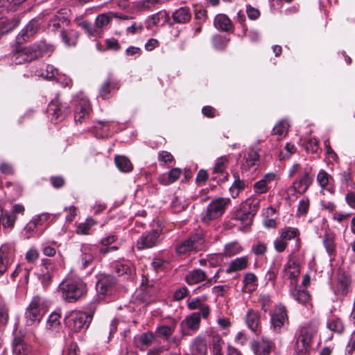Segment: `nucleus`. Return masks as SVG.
<instances>
[{"label": "nucleus", "mask_w": 355, "mask_h": 355, "mask_svg": "<svg viewBox=\"0 0 355 355\" xmlns=\"http://www.w3.org/2000/svg\"><path fill=\"white\" fill-rule=\"evenodd\" d=\"M61 298L68 303H73L85 296L87 286L80 278L67 277L59 285Z\"/></svg>", "instance_id": "f257e3e1"}, {"label": "nucleus", "mask_w": 355, "mask_h": 355, "mask_svg": "<svg viewBox=\"0 0 355 355\" xmlns=\"http://www.w3.org/2000/svg\"><path fill=\"white\" fill-rule=\"evenodd\" d=\"M52 46H16L12 60L16 64L30 62L35 58L43 57L52 51Z\"/></svg>", "instance_id": "f03ea898"}, {"label": "nucleus", "mask_w": 355, "mask_h": 355, "mask_svg": "<svg viewBox=\"0 0 355 355\" xmlns=\"http://www.w3.org/2000/svg\"><path fill=\"white\" fill-rule=\"evenodd\" d=\"M92 320V315L80 311L71 312L65 318L67 327L73 332L85 331Z\"/></svg>", "instance_id": "7ed1b4c3"}, {"label": "nucleus", "mask_w": 355, "mask_h": 355, "mask_svg": "<svg viewBox=\"0 0 355 355\" xmlns=\"http://www.w3.org/2000/svg\"><path fill=\"white\" fill-rule=\"evenodd\" d=\"M45 312L44 300L40 296H34L25 313L26 325L32 326L35 323H39Z\"/></svg>", "instance_id": "20e7f679"}, {"label": "nucleus", "mask_w": 355, "mask_h": 355, "mask_svg": "<svg viewBox=\"0 0 355 355\" xmlns=\"http://www.w3.org/2000/svg\"><path fill=\"white\" fill-rule=\"evenodd\" d=\"M230 200L225 198H218L213 200L207 206L206 210L202 214V220L208 223L211 220L220 217L230 203Z\"/></svg>", "instance_id": "39448f33"}, {"label": "nucleus", "mask_w": 355, "mask_h": 355, "mask_svg": "<svg viewBox=\"0 0 355 355\" xmlns=\"http://www.w3.org/2000/svg\"><path fill=\"white\" fill-rule=\"evenodd\" d=\"M270 315V329L275 333H281L285 326L289 323L286 308L281 304L274 307Z\"/></svg>", "instance_id": "423d86ee"}, {"label": "nucleus", "mask_w": 355, "mask_h": 355, "mask_svg": "<svg viewBox=\"0 0 355 355\" xmlns=\"http://www.w3.org/2000/svg\"><path fill=\"white\" fill-rule=\"evenodd\" d=\"M69 113L70 109L68 105L65 103H61L58 98L53 99L47 107L48 116L53 123H58L63 121Z\"/></svg>", "instance_id": "0eeeda50"}, {"label": "nucleus", "mask_w": 355, "mask_h": 355, "mask_svg": "<svg viewBox=\"0 0 355 355\" xmlns=\"http://www.w3.org/2000/svg\"><path fill=\"white\" fill-rule=\"evenodd\" d=\"M161 233L162 229L159 227L144 233L137 241V248L144 250L156 246L159 243Z\"/></svg>", "instance_id": "6e6552de"}, {"label": "nucleus", "mask_w": 355, "mask_h": 355, "mask_svg": "<svg viewBox=\"0 0 355 355\" xmlns=\"http://www.w3.org/2000/svg\"><path fill=\"white\" fill-rule=\"evenodd\" d=\"M203 242L201 234H194L179 243L176 246V252L179 254H184L191 251H196L203 244Z\"/></svg>", "instance_id": "1a4fd4ad"}, {"label": "nucleus", "mask_w": 355, "mask_h": 355, "mask_svg": "<svg viewBox=\"0 0 355 355\" xmlns=\"http://www.w3.org/2000/svg\"><path fill=\"white\" fill-rule=\"evenodd\" d=\"M97 248L95 245L84 243L80 247V255L79 258V263L81 269H86L90 267L94 260V254H96Z\"/></svg>", "instance_id": "9d476101"}, {"label": "nucleus", "mask_w": 355, "mask_h": 355, "mask_svg": "<svg viewBox=\"0 0 355 355\" xmlns=\"http://www.w3.org/2000/svg\"><path fill=\"white\" fill-rule=\"evenodd\" d=\"M313 182V178L310 175V171L305 169L288 189L289 191L297 192L300 194L305 193Z\"/></svg>", "instance_id": "9b49d317"}, {"label": "nucleus", "mask_w": 355, "mask_h": 355, "mask_svg": "<svg viewBox=\"0 0 355 355\" xmlns=\"http://www.w3.org/2000/svg\"><path fill=\"white\" fill-rule=\"evenodd\" d=\"M39 26V20L35 19L31 20L17 36L15 44H23L29 42L31 38L37 32Z\"/></svg>", "instance_id": "f8f14e48"}, {"label": "nucleus", "mask_w": 355, "mask_h": 355, "mask_svg": "<svg viewBox=\"0 0 355 355\" xmlns=\"http://www.w3.org/2000/svg\"><path fill=\"white\" fill-rule=\"evenodd\" d=\"M229 164V159L227 156H222L218 157L215 163V166L213 169V174L215 175L212 177V179L219 182L225 181L227 179L228 174L226 173V168Z\"/></svg>", "instance_id": "ddd939ff"}, {"label": "nucleus", "mask_w": 355, "mask_h": 355, "mask_svg": "<svg viewBox=\"0 0 355 355\" xmlns=\"http://www.w3.org/2000/svg\"><path fill=\"white\" fill-rule=\"evenodd\" d=\"M91 106L87 98H80L76 103L74 110V120L77 123H82L83 120L89 116Z\"/></svg>", "instance_id": "4468645a"}, {"label": "nucleus", "mask_w": 355, "mask_h": 355, "mask_svg": "<svg viewBox=\"0 0 355 355\" xmlns=\"http://www.w3.org/2000/svg\"><path fill=\"white\" fill-rule=\"evenodd\" d=\"M116 284V279L110 275H101L96 282V289L101 295L110 293Z\"/></svg>", "instance_id": "2eb2a0df"}, {"label": "nucleus", "mask_w": 355, "mask_h": 355, "mask_svg": "<svg viewBox=\"0 0 355 355\" xmlns=\"http://www.w3.org/2000/svg\"><path fill=\"white\" fill-rule=\"evenodd\" d=\"M54 266L50 259L42 260L40 279L44 286H49L53 275Z\"/></svg>", "instance_id": "dca6fc26"}, {"label": "nucleus", "mask_w": 355, "mask_h": 355, "mask_svg": "<svg viewBox=\"0 0 355 355\" xmlns=\"http://www.w3.org/2000/svg\"><path fill=\"white\" fill-rule=\"evenodd\" d=\"M272 345V341L262 338L259 341L252 342L251 349L256 355H269Z\"/></svg>", "instance_id": "f3484780"}, {"label": "nucleus", "mask_w": 355, "mask_h": 355, "mask_svg": "<svg viewBox=\"0 0 355 355\" xmlns=\"http://www.w3.org/2000/svg\"><path fill=\"white\" fill-rule=\"evenodd\" d=\"M214 27L220 31L230 32L234 30L232 20L225 14H218L214 19Z\"/></svg>", "instance_id": "a211bd4d"}, {"label": "nucleus", "mask_w": 355, "mask_h": 355, "mask_svg": "<svg viewBox=\"0 0 355 355\" xmlns=\"http://www.w3.org/2000/svg\"><path fill=\"white\" fill-rule=\"evenodd\" d=\"M12 257L11 246L3 245L0 248V276L7 270L8 265Z\"/></svg>", "instance_id": "6ab92c4d"}, {"label": "nucleus", "mask_w": 355, "mask_h": 355, "mask_svg": "<svg viewBox=\"0 0 355 355\" xmlns=\"http://www.w3.org/2000/svg\"><path fill=\"white\" fill-rule=\"evenodd\" d=\"M205 280H207V273L200 268L189 271L185 276L186 282L191 286L202 283Z\"/></svg>", "instance_id": "aec40b11"}, {"label": "nucleus", "mask_w": 355, "mask_h": 355, "mask_svg": "<svg viewBox=\"0 0 355 355\" xmlns=\"http://www.w3.org/2000/svg\"><path fill=\"white\" fill-rule=\"evenodd\" d=\"M351 278L345 272H339L337 277V293L345 296L349 292Z\"/></svg>", "instance_id": "412c9836"}, {"label": "nucleus", "mask_w": 355, "mask_h": 355, "mask_svg": "<svg viewBox=\"0 0 355 355\" xmlns=\"http://www.w3.org/2000/svg\"><path fill=\"white\" fill-rule=\"evenodd\" d=\"M21 21V16L17 15L12 19H0V35L9 33L18 26Z\"/></svg>", "instance_id": "4be33fe9"}, {"label": "nucleus", "mask_w": 355, "mask_h": 355, "mask_svg": "<svg viewBox=\"0 0 355 355\" xmlns=\"http://www.w3.org/2000/svg\"><path fill=\"white\" fill-rule=\"evenodd\" d=\"M118 88V83L109 77L100 87L98 96L103 99H108L112 96V90Z\"/></svg>", "instance_id": "5701e85b"}, {"label": "nucleus", "mask_w": 355, "mask_h": 355, "mask_svg": "<svg viewBox=\"0 0 355 355\" xmlns=\"http://www.w3.org/2000/svg\"><path fill=\"white\" fill-rule=\"evenodd\" d=\"M182 173L179 168H173L168 173L162 174L159 176V182L163 185L171 184L177 181Z\"/></svg>", "instance_id": "b1692460"}, {"label": "nucleus", "mask_w": 355, "mask_h": 355, "mask_svg": "<svg viewBox=\"0 0 355 355\" xmlns=\"http://www.w3.org/2000/svg\"><path fill=\"white\" fill-rule=\"evenodd\" d=\"M173 21L175 23L184 24L190 21L191 12L189 7H182L175 10L172 15Z\"/></svg>", "instance_id": "393cba45"}, {"label": "nucleus", "mask_w": 355, "mask_h": 355, "mask_svg": "<svg viewBox=\"0 0 355 355\" xmlns=\"http://www.w3.org/2000/svg\"><path fill=\"white\" fill-rule=\"evenodd\" d=\"M248 266V259L247 257H241L232 260L227 270V273L236 272L245 269Z\"/></svg>", "instance_id": "a878e982"}, {"label": "nucleus", "mask_w": 355, "mask_h": 355, "mask_svg": "<svg viewBox=\"0 0 355 355\" xmlns=\"http://www.w3.org/2000/svg\"><path fill=\"white\" fill-rule=\"evenodd\" d=\"M260 322V316L258 311L250 309L245 315V323L252 331H256Z\"/></svg>", "instance_id": "bb28decb"}, {"label": "nucleus", "mask_w": 355, "mask_h": 355, "mask_svg": "<svg viewBox=\"0 0 355 355\" xmlns=\"http://www.w3.org/2000/svg\"><path fill=\"white\" fill-rule=\"evenodd\" d=\"M207 343L201 337H196L193 339L191 347L192 355H206Z\"/></svg>", "instance_id": "cd10ccee"}, {"label": "nucleus", "mask_w": 355, "mask_h": 355, "mask_svg": "<svg viewBox=\"0 0 355 355\" xmlns=\"http://www.w3.org/2000/svg\"><path fill=\"white\" fill-rule=\"evenodd\" d=\"M243 288L245 292H252L256 290L258 286L257 277L253 272H248L243 277Z\"/></svg>", "instance_id": "c85d7f7f"}, {"label": "nucleus", "mask_w": 355, "mask_h": 355, "mask_svg": "<svg viewBox=\"0 0 355 355\" xmlns=\"http://www.w3.org/2000/svg\"><path fill=\"white\" fill-rule=\"evenodd\" d=\"M300 231L297 228L293 227H285L279 231L281 238L288 243V241L297 239L299 240Z\"/></svg>", "instance_id": "c756f323"}, {"label": "nucleus", "mask_w": 355, "mask_h": 355, "mask_svg": "<svg viewBox=\"0 0 355 355\" xmlns=\"http://www.w3.org/2000/svg\"><path fill=\"white\" fill-rule=\"evenodd\" d=\"M114 162L118 169L123 173H129L132 171L133 166L130 159L124 155H116Z\"/></svg>", "instance_id": "7c9ffc66"}, {"label": "nucleus", "mask_w": 355, "mask_h": 355, "mask_svg": "<svg viewBox=\"0 0 355 355\" xmlns=\"http://www.w3.org/2000/svg\"><path fill=\"white\" fill-rule=\"evenodd\" d=\"M155 339L154 334L151 331L143 333L138 337L135 338V344L137 347L140 349H144V347H148L153 343Z\"/></svg>", "instance_id": "2f4dec72"}, {"label": "nucleus", "mask_w": 355, "mask_h": 355, "mask_svg": "<svg viewBox=\"0 0 355 355\" xmlns=\"http://www.w3.org/2000/svg\"><path fill=\"white\" fill-rule=\"evenodd\" d=\"M182 323L184 324L189 329L197 331L200 324L199 313H192L189 315H187Z\"/></svg>", "instance_id": "473e14b6"}, {"label": "nucleus", "mask_w": 355, "mask_h": 355, "mask_svg": "<svg viewBox=\"0 0 355 355\" xmlns=\"http://www.w3.org/2000/svg\"><path fill=\"white\" fill-rule=\"evenodd\" d=\"M253 213L250 212L245 206H243L236 214V219L240 220L243 226H249L252 224Z\"/></svg>", "instance_id": "72a5a7b5"}, {"label": "nucleus", "mask_w": 355, "mask_h": 355, "mask_svg": "<svg viewBox=\"0 0 355 355\" xmlns=\"http://www.w3.org/2000/svg\"><path fill=\"white\" fill-rule=\"evenodd\" d=\"M60 315L57 313H52L48 318L46 322V329L51 333L58 332L60 329Z\"/></svg>", "instance_id": "f704fd0d"}, {"label": "nucleus", "mask_w": 355, "mask_h": 355, "mask_svg": "<svg viewBox=\"0 0 355 355\" xmlns=\"http://www.w3.org/2000/svg\"><path fill=\"white\" fill-rule=\"evenodd\" d=\"M69 22L67 17L64 15V12H58L50 20L49 26L52 28V31H55L58 28L61 27V25L64 24H67Z\"/></svg>", "instance_id": "c9c22d12"}, {"label": "nucleus", "mask_w": 355, "mask_h": 355, "mask_svg": "<svg viewBox=\"0 0 355 355\" xmlns=\"http://www.w3.org/2000/svg\"><path fill=\"white\" fill-rule=\"evenodd\" d=\"M293 298L301 304H306L311 300L309 293L305 289H293L291 291Z\"/></svg>", "instance_id": "e433bc0d"}, {"label": "nucleus", "mask_w": 355, "mask_h": 355, "mask_svg": "<svg viewBox=\"0 0 355 355\" xmlns=\"http://www.w3.org/2000/svg\"><path fill=\"white\" fill-rule=\"evenodd\" d=\"M233 176L234 178V181L231 187L230 188V192L232 197L235 198L239 196V192L245 189V183L243 180H241L239 178L238 173H234L233 174Z\"/></svg>", "instance_id": "4c0bfd02"}, {"label": "nucleus", "mask_w": 355, "mask_h": 355, "mask_svg": "<svg viewBox=\"0 0 355 355\" xmlns=\"http://www.w3.org/2000/svg\"><path fill=\"white\" fill-rule=\"evenodd\" d=\"M96 222L92 218H87L85 222L77 225L76 232L78 234L87 235L90 234L92 227L95 225Z\"/></svg>", "instance_id": "58836bf2"}, {"label": "nucleus", "mask_w": 355, "mask_h": 355, "mask_svg": "<svg viewBox=\"0 0 355 355\" xmlns=\"http://www.w3.org/2000/svg\"><path fill=\"white\" fill-rule=\"evenodd\" d=\"M58 73V69L53 65H46L45 69H40L36 70L35 72V76L42 77L45 79H52L55 78Z\"/></svg>", "instance_id": "ea45409f"}, {"label": "nucleus", "mask_w": 355, "mask_h": 355, "mask_svg": "<svg viewBox=\"0 0 355 355\" xmlns=\"http://www.w3.org/2000/svg\"><path fill=\"white\" fill-rule=\"evenodd\" d=\"M284 270L288 277L295 282L296 278L300 275L299 266L294 261H289L285 266Z\"/></svg>", "instance_id": "a19ab883"}, {"label": "nucleus", "mask_w": 355, "mask_h": 355, "mask_svg": "<svg viewBox=\"0 0 355 355\" xmlns=\"http://www.w3.org/2000/svg\"><path fill=\"white\" fill-rule=\"evenodd\" d=\"M245 164L250 168L258 165L259 161V155L254 148H250L248 155L245 157Z\"/></svg>", "instance_id": "79ce46f5"}, {"label": "nucleus", "mask_w": 355, "mask_h": 355, "mask_svg": "<svg viewBox=\"0 0 355 355\" xmlns=\"http://www.w3.org/2000/svg\"><path fill=\"white\" fill-rule=\"evenodd\" d=\"M60 35L62 37V42L66 44H74L77 42V38L79 36L78 33L73 30L69 31H61Z\"/></svg>", "instance_id": "37998d69"}, {"label": "nucleus", "mask_w": 355, "mask_h": 355, "mask_svg": "<svg viewBox=\"0 0 355 355\" xmlns=\"http://www.w3.org/2000/svg\"><path fill=\"white\" fill-rule=\"evenodd\" d=\"M327 328L331 331L341 334L344 330V325L341 320L338 318L329 319L327 324Z\"/></svg>", "instance_id": "c03bdc74"}, {"label": "nucleus", "mask_w": 355, "mask_h": 355, "mask_svg": "<svg viewBox=\"0 0 355 355\" xmlns=\"http://www.w3.org/2000/svg\"><path fill=\"white\" fill-rule=\"evenodd\" d=\"M288 128V123L286 121L282 120L273 128L272 134L277 135L278 138H282L287 134Z\"/></svg>", "instance_id": "a18cd8bd"}, {"label": "nucleus", "mask_w": 355, "mask_h": 355, "mask_svg": "<svg viewBox=\"0 0 355 355\" xmlns=\"http://www.w3.org/2000/svg\"><path fill=\"white\" fill-rule=\"evenodd\" d=\"M211 343L213 345V353L214 355H223L222 347L224 344L222 338L219 334L213 331Z\"/></svg>", "instance_id": "49530a36"}, {"label": "nucleus", "mask_w": 355, "mask_h": 355, "mask_svg": "<svg viewBox=\"0 0 355 355\" xmlns=\"http://www.w3.org/2000/svg\"><path fill=\"white\" fill-rule=\"evenodd\" d=\"M16 219L17 216L13 213L6 212L1 214L0 223L5 228H12L15 225Z\"/></svg>", "instance_id": "de8ad7c7"}, {"label": "nucleus", "mask_w": 355, "mask_h": 355, "mask_svg": "<svg viewBox=\"0 0 355 355\" xmlns=\"http://www.w3.org/2000/svg\"><path fill=\"white\" fill-rule=\"evenodd\" d=\"M110 12L98 15L95 20V26L97 28H102L110 24L112 20Z\"/></svg>", "instance_id": "09e8293b"}, {"label": "nucleus", "mask_w": 355, "mask_h": 355, "mask_svg": "<svg viewBox=\"0 0 355 355\" xmlns=\"http://www.w3.org/2000/svg\"><path fill=\"white\" fill-rule=\"evenodd\" d=\"M96 132V137L97 138H103L107 135V132L110 130L109 125L107 121H99L94 127Z\"/></svg>", "instance_id": "8fccbe9b"}, {"label": "nucleus", "mask_w": 355, "mask_h": 355, "mask_svg": "<svg viewBox=\"0 0 355 355\" xmlns=\"http://www.w3.org/2000/svg\"><path fill=\"white\" fill-rule=\"evenodd\" d=\"M312 339V334L307 328H302L300 330V334L297 338V342L304 343L309 347Z\"/></svg>", "instance_id": "3c124183"}, {"label": "nucleus", "mask_w": 355, "mask_h": 355, "mask_svg": "<svg viewBox=\"0 0 355 355\" xmlns=\"http://www.w3.org/2000/svg\"><path fill=\"white\" fill-rule=\"evenodd\" d=\"M243 250V248L237 243L232 242L225 246V254L227 257H232L240 253Z\"/></svg>", "instance_id": "603ef678"}, {"label": "nucleus", "mask_w": 355, "mask_h": 355, "mask_svg": "<svg viewBox=\"0 0 355 355\" xmlns=\"http://www.w3.org/2000/svg\"><path fill=\"white\" fill-rule=\"evenodd\" d=\"M332 180V178L324 170H320L317 175V181L322 189L327 187Z\"/></svg>", "instance_id": "864d4df0"}, {"label": "nucleus", "mask_w": 355, "mask_h": 355, "mask_svg": "<svg viewBox=\"0 0 355 355\" xmlns=\"http://www.w3.org/2000/svg\"><path fill=\"white\" fill-rule=\"evenodd\" d=\"M119 320L114 318L109 325L103 327L102 334L105 336L108 334L107 339L110 340L112 336L116 331Z\"/></svg>", "instance_id": "5fc2aeb1"}, {"label": "nucleus", "mask_w": 355, "mask_h": 355, "mask_svg": "<svg viewBox=\"0 0 355 355\" xmlns=\"http://www.w3.org/2000/svg\"><path fill=\"white\" fill-rule=\"evenodd\" d=\"M168 17V15L165 11H159L152 15L150 23L153 25L164 24L167 21Z\"/></svg>", "instance_id": "6e6d98bb"}, {"label": "nucleus", "mask_w": 355, "mask_h": 355, "mask_svg": "<svg viewBox=\"0 0 355 355\" xmlns=\"http://www.w3.org/2000/svg\"><path fill=\"white\" fill-rule=\"evenodd\" d=\"M323 245L326 249L327 252L330 257H333L335 255L336 245L334 239L332 237L327 236L323 239Z\"/></svg>", "instance_id": "4d7b16f0"}, {"label": "nucleus", "mask_w": 355, "mask_h": 355, "mask_svg": "<svg viewBox=\"0 0 355 355\" xmlns=\"http://www.w3.org/2000/svg\"><path fill=\"white\" fill-rule=\"evenodd\" d=\"M159 0H141L137 3V8L140 11H148L155 6Z\"/></svg>", "instance_id": "13d9d810"}, {"label": "nucleus", "mask_w": 355, "mask_h": 355, "mask_svg": "<svg viewBox=\"0 0 355 355\" xmlns=\"http://www.w3.org/2000/svg\"><path fill=\"white\" fill-rule=\"evenodd\" d=\"M79 25L84 29L89 37H96L99 34V31L89 21H83Z\"/></svg>", "instance_id": "bf43d9fd"}, {"label": "nucleus", "mask_w": 355, "mask_h": 355, "mask_svg": "<svg viewBox=\"0 0 355 355\" xmlns=\"http://www.w3.org/2000/svg\"><path fill=\"white\" fill-rule=\"evenodd\" d=\"M279 267V264L272 263V266H270V268L266 274V279L267 280V282H272V283L275 282Z\"/></svg>", "instance_id": "052dcab7"}, {"label": "nucleus", "mask_w": 355, "mask_h": 355, "mask_svg": "<svg viewBox=\"0 0 355 355\" xmlns=\"http://www.w3.org/2000/svg\"><path fill=\"white\" fill-rule=\"evenodd\" d=\"M13 353L15 355H29V348L24 343L19 341L13 347Z\"/></svg>", "instance_id": "680f3d73"}, {"label": "nucleus", "mask_w": 355, "mask_h": 355, "mask_svg": "<svg viewBox=\"0 0 355 355\" xmlns=\"http://www.w3.org/2000/svg\"><path fill=\"white\" fill-rule=\"evenodd\" d=\"M309 209V200L308 198H303L298 203L297 207V215L304 216L306 215Z\"/></svg>", "instance_id": "e2e57ef3"}, {"label": "nucleus", "mask_w": 355, "mask_h": 355, "mask_svg": "<svg viewBox=\"0 0 355 355\" xmlns=\"http://www.w3.org/2000/svg\"><path fill=\"white\" fill-rule=\"evenodd\" d=\"M253 189L255 193L262 194L267 193L269 187L268 185L262 179H261L254 184Z\"/></svg>", "instance_id": "0e129e2a"}, {"label": "nucleus", "mask_w": 355, "mask_h": 355, "mask_svg": "<svg viewBox=\"0 0 355 355\" xmlns=\"http://www.w3.org/2000/svg\"><path fill=\"white\" fill-rule=\"evenodd\" d=\"M246 206H248V209L254 216L259 208L260 200L257 198L249 199L246 201Z\"/></svg>", "instance_id": "69168bd1"}, {"label": "nucleus", "mask_w": 355, "mask_h": 355, "mask_svg": "<svg viewBox=\"0 0 355 355\" xmlns=\"http://www.w3.org/2000/svg\"><path fill=\"white\" fill-rule=\"evenodd\" d=\"M174 331V328L166 325H162L157 329V332L165 338H168Z\"/></svg>", "instance_id": "338daca9"}, {"label": "nucleus", "mask_w": 355, "mask_h": 355, "mask_svg": "<svg viewBox=\"0 0 355 355\" xmlns=\"http://www.w3.org/2000/svg\"><path fill=\"white\" fill-rule=\"evenodd\" d=\"M273 245H274L275 250L277 252L280 253V252H284L286 250V248L288 246V243L286 242L284 240H283L281 238V236H279V238H277L274 241Z\"/></svg>", "instance_id": "774afa93"}]
</instances>
